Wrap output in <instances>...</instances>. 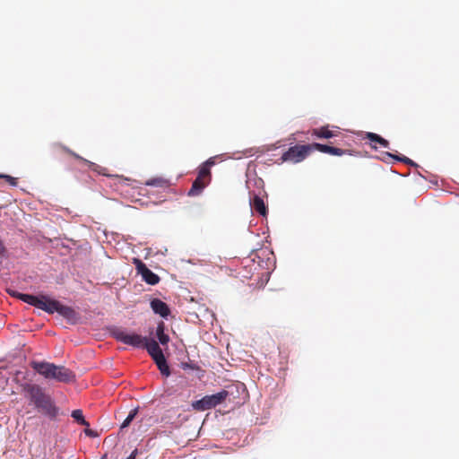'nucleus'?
<instances>
[{
    "instance_id": "f257e3e1",
    "label": "nucleus",
    "mask_w": 459,
    "mask_h": 459,
    "mask_svg": "<svg viewBox=\"0 0 459 459\" xmlns=\"http://www.w3.org/2000/svg\"><path fill=\"white\" fill-rule=\"evenodd\" d=\"M22 389L30 404H32L39 412L50 419L57 416L58 408L43 387L37 384L25 383L22 385Z\"/></svg>"
},
{
    "instance_id": "f03ea898",
    "label": "nucleus",
    "mask_w": 459,
    "mask_h": 459,
    "mask_svg": "<svg viewBox=\"0 0 459 459\" xmlns=\"http://www.w3.org/2000/svg\"><path fill=\"white\" fill-rule=\"evenodd\" d=\"M30 365L37 373L48 380H56L61 383L75 381V374L65 366L37 360H32Z\"/></svg>"
},
{
    "instance_id": "7ed1b4c3",
    "label": "nucleus",
    "mask_w": 459,
    "mask_h": 459,
    "mask_svg": "<svg viewBox=\"0 0 459 459\" xmlns=\"http://www.w3.org/2000/svg\"><path fill=\"white\" fill-rule=\"evenodd\" d=\"M228 396L229 392L221 390L217 394L205 395L202 399L193 402L192 408L197 411L211 410L224 403Z\"/></svg>"
},
{
    "instance_id": "20e7f679",
    "label": "nucleus",
    "mask_w": 459,
    "mask_h": 459,
    "mask_svg": "<svg viewBox=\"0 0 459 459\" xmlns=\"http://www.w3.org/2000/svg\"><path fill=\"white\" fill-rule=\"evenodd\" d=\"M311 152L310 144L295 145L283 152L281 160L282 162L298 163L305 160L307 156Z\"/></svg>"
},
{
    "instance_id": "39448f33",
    "label": "nucleus",
    "mask_w": 459,
    "mask_h": 459,
    "mask_svg": "<svg viewBox=\"0 0 459 459\" xmlns=\"http://www.w3.org/2000/svg\"><path fill=\"white\" fill-rule=\"evenodd\" d=\"M111 335L118 342L133 347L140 348L146 341L143 337L137 333H129L121 328H115L111 331Z\"/></svg>"
},
{
    "instance_id": "423d86ee",
    "label": "nucleus",
    "mask_w": 459,
    "mask_h": 459,
    "mask_svg": "<svg viewBox=\"0 0 459 459\" xmlns=\"http://www.w3.org/2000/svg\"><path fill=\"white\" fill-rule=\"evenodd\" d=\"M27 304L33 306L37 308H39L48 314H54L56 312L59 301L56 299H51L47 296L40 297H26Z\"/></svg>"
},
{
    "instance_id": "0eeeda50",
    "label": "nucleus",
    "mask_w": 459,
    "mask_h": 459,
    "mask_svg": "<svg viewBox=\"0 0 459 459\" xmlns=\"http://www.w3.org/2000/svg\"><path fill=\"white\" fill-rule=\"evenodd\" d=\"M134 264L135 265V269L137 271V273L142 275L143 280L150 284V285H155L160 281V277L153 272H152L146 264L141 261L139 258H134L133 261Z\"/></svg>"
},
{
    "instance_id": "6e6552de",
    "label": "nucleus",
    "mask_w": 459,
    "mask_h": 459,
    "mask_svg": "<svg viewBox=\"0 0 459 459\" xmlns=\"http://www.w3.org/2000/svg\"><path fill=\"white\" fill-rule=\"evenodd\" d=\"M61 149L67 154L73 156L74 158H75L76 160H79L81 161H82L83 163L87 164L89 169L94 172H97L98 174L100 175H103V176H107V177H110V175H108L106 171H107V169L104 168V167H101L94 162H91L82 157H81L79 154L75 153L74 152H73L71 149H69L68 147H65V146H61Z\"/></svg>"
},
{
    "instance_id": "1a4fd4ad",
    "label": "nucleus",
    "mask_w": 459,
    "mask_h": 459,
    "mask_svg": "<svg viewBox=\"0 0 459 459\" xmlns=\"http://www.w3.org/2000/svg\"><path fill=\"white\" fill-rule=\"evenodd\" d=\"M311 152H314L315 150L319 151L324 153H327L330 155L334 156H342L345 153V151L340 148L332 147L326 144H321V143H311Z\"/></svg>"
},
{
    "instance_id": "9d476101",
    "label": "nucleus",
    "mask_w": 459,
    "mask_h": 459,
    "mask_svg": "<svg viewBox=\"0 0 459 459\" xmlns=\"http://www.w3.org/2000/svg\"><path fill=\"white\" fill-rule=\"evenodd\" d=\"M151 307L155 314L166 318L170 313L169 306L159 299H153L151 301Z\"/></svg>"
},
{
    "instance_id": "9b49d317",
    "label": "nucleus",
    "mask_w": 459,
    "mask_h": 459,
    "mask_svg": "<svg viewBox=\"0 0 459 459\" xmlns=\"http://www.w3.org/2000/svg\"><path fill=\"white\" fill-rule=\"evenodd\" d=\"M213 158L208 159L204 163L199 167L198 177L204 179L208 183L211 182V167L214 165Z\"/></svg>"
},
{
    "instance_id": "f8f14e48",
    "label": "nucleus",
    "mask_w": 459,
    "mask_h": 459,
    "mask_svg": "<svg viewBox=\"0 0 459 459\" xmlns=\"http://www.w3.org/2000/svg\"><path fill=\"white\" fill-rule=\"evenodd\" d=\"M142 347L147 350L148 353L152 359L163 353L158 342L155 340H150L147 337L145 342Z\"/></svg>"
},
{
    "instance_id": "ddd939ff",
    "label": "nucleus",
    "mask_w": 459,
    "mask_h": 459,
    "mask_svg": "<svg viewBox=\"0 0 459 459\" xmlns=\"http://www.w3.org/2000/svg\"><path fill=\"white\" fill-rule=\"evenodd\" d=\"M207 185H209L207 181L197 176V178L193 182L190 190L188 191V195L195 196L200 195Z\"/></svg>"
},
{
    "instance_id": "4468645a",
    "label": "nucleus",
    "mask_w": 459,
    "mask_h": 459,
    "mask_svg": "<svg viewBox=\"0 0 459 459\" xmlns=\"http://www.w3.org/2000/svg\"><path fill=\"white\" fill-rule=\"evenodd\" d=\"M364 139H368L372 143H374V144H371L372 148H374V149L377 148L376 143H378L380 146H382L384 148L389 147V142L375 133H370V132L366 133Z\"/></svg>"
},
{
    "instance_id": "2eb2a0df",
    "label": "nucleus",
    "mask_w": 459,
    "mask_h": 459,
    "mask_svg": "<svg viewBox=\"0 0 459 459\" xmlns=\"http://www.w3.org/2000/svg\"><path fill=\"white\" fill-rule=\"evenodd\" d=\"M250 205L252 209H254L260 215L266 216L267 207L265 206L264 200L260 196L255 195L253 199L250 201Z\"/></svg>"
},
{
    "instance_id": "dca6fc26",
    "label": "nucleus",
    "mask_w": 459,
    "mask_h": 459,
    "mask_svg": "<svg viewBox=\"0 0 459 459\" xmlns=\"http://www.w3.org/2000/svg\"><path fill=\"white\" fill-rule=\"evenodd\" d=\"M152 359L155 361L158 368L160 369L162 375L166 377H169L170 375L169 367L167 363V360L163 353L159 356H156Z\"/></svg>"
},
{
    "instance_id": "f3484780",
    "label": "nucleus",
    "mask_w": 459,
    "mask_h": 459,
    "mask_svg": "<svg viewBox=\"0 0 459 459\" xmlns=\"http://www.w3.org/2000/svg\"><path fill=\"white\" fill-rule=\"evenodd\" d=\"M56 313L64 316L65 318L71 320L76 316L75 311L68 306H65L59 303Z\"/></svg>"
},
{
    "instance_id": "a211bd4d",
    "label": "nucleus",
    "mask_w": 459,
    "mask_h": 459,
    "mask_svg": "<svg viewBox=\"0 0 459 459\" xmlns=\"http://www.w3.org/2000/svg\"><path fill=\"white\" fill-rule=\"evenodd\" d=\"M312 135L318 138H332L336 136V134L328 127H320L314 129L312 131Z\"/></svg>"
},
{
    "instance_id": "6ab92c4d",
    "label": "nucleus",
    "mask_w": 459,
    "mask_h": 459,
    "mask_svg": "<svg viewBox=\"0 0 459 459\" xmlns=\"http://www.w3.org/2000/svg\"><path fill=\"white\" fill-rule=\"evenodd\" d=\"M164 330H165L164 323L163 322L159 323L157 325V329H156V335H157V338L159 339V342L162 345H166L169 341V337L168 334H166L164 333Z\"/></svg>"
},
{
    "instance_id": "aec40b11",
    "label": "nucleus",
    "mask_w": 459,
    "mask_h": 459,
    "mask_svg": "<svg viewBox=\"0 0 459 459\" xmlns=\"http://www.w3.org/2000/svg\"><path fill=\"white\" fill-rule=\"evenodd\" d=\"M71 416L74 420L80 425H83L86 427L90 426V423L84 419L82 410H74L72 411Z\"/></svg>"
},
{
    "instance_id": "412c9836",
    "label": "nucleus",
    "mask_w": 459,
    "mask_h": 459,
    "mask_svg": "<svg viewBox=\"0 0 459 459\" xmlns=\"http://www.w3.org/2000/svg\"><path fill=\"white\" fill-rule=\"evenodd\" d=\"M385 155L387 156V157L393 158V159H394V160H396L398 161H401L403 163H405L407 165H410V166H413V167H417L418 166L413 160H411V159H409L406 156H398V155H395V154H392L390 152H385Z\"/></svg>"
},
{
    "instance_id": "4be33fe9",
    "label": "nucleus",
    "mask_w": 459,
    "mask_h": 459,
    "mask_svg": "<svg viewBox=\"0 0 459 459\" xmlns=\"http://www.w3.org/2000/svg\"><path fill=\"white\" fill-rule=\"evenodd\" d=\"M137 413H138V408H134V409L131 410V411L129 412V414L127 415L126 420L123 421V423L121 425V429L127 428L130 425V423L134 420V419L135 418Z\"/></svg>"
},
{
    "instance_id": "5701e85b",
    "label": "nucleus",
    "mask_w": 459,
    "mask_h": 459,
    "mask_svg": "<svg viewBox=\"0 0 459 459\" xmlns=\"http://www.w3.org/2000/svg\"><path fill=\"white\" fill-rule=\"evenodd\" d=\"M7 292L12 296V297H14L16 299H19L21 300H22L23 302L27 303V299L26 297H34V295H30V294H23V293H20L16 290H8Z\"/></svg>"
},
{
    "instance_id": "b1692460",
    "label": "nucleus",
    "mask_w": 459,
    "mask_h": 459,
    "mask_svg": "<svg viewBox=\"0 0 459 459\" xmlns=\"http://www.w3.org/2000/svg\"><path fill=\"white\" fill-rule=\"evenodd\" d=\"M146 185L153 186H167V181L162 178H152L147 181Z\"/></svg>"
},
{
    "instance_id": "393cba45",
    "label": "nucleus",
    "mask_w": 459,
    "mask_h": 459,
    "mask_svg": "<svg viewBox=\"0 0 459 459\" xmlns=\"http://www.w3.org/2000/svg\"><path fill=\"white\" fill-rule=\"evenodd\" d=\"M0 178H4L9 185L13 186H16L18 184L17 178L9 175L0 174Z\"/></svg>"
},
{
    "instance_id": "a878e982",
    "label": "nucleus",
    "mask_w": 459,
    "mask_h": 459,
    "mask_svg": "<svg viewBox=\"0 0 459 459\" xmlns=\"http://www.w3.org/2000/svg\"><path fill=\"white\" fill-rule=\"evenodd\" d=\"M181 368L184 369V370H186V369H191V370H199L200 368L199 366H197L196 364H194V363H182L181 365Z\"/></svg>"
},
{
    "instance_id": "bb28decb",
    "label": "nucleus",
    "mask_w": 459,
    "mask_h": 459,
    "mask_svg": "<svg viewBox=\"0 0 459 459\" xmlns=\"http://www.w3.org/2000/svg\"><path fill=\"white\" fill-rule=\"evenodd\" d=\"M84 433L86 436L91 437H98V433L95 430L89 429L88 427L84 429Z\"/></svg>"
},
{
    "instance_id": "cd10ccee",
    "label": "nucleus",
    "mask_w": 459,
    "mask_h": 459,
    "mask_svg": "<svg viewBox=\"0 0 459 459\" xmlns=\"http://www.w3.org/2000/svg\"><path fill=\"white\" fill-rule=\"evenodd\" d=\"M6 252L4 242L0 239V255H4Z\"/></svg>"
}]
</instances>
